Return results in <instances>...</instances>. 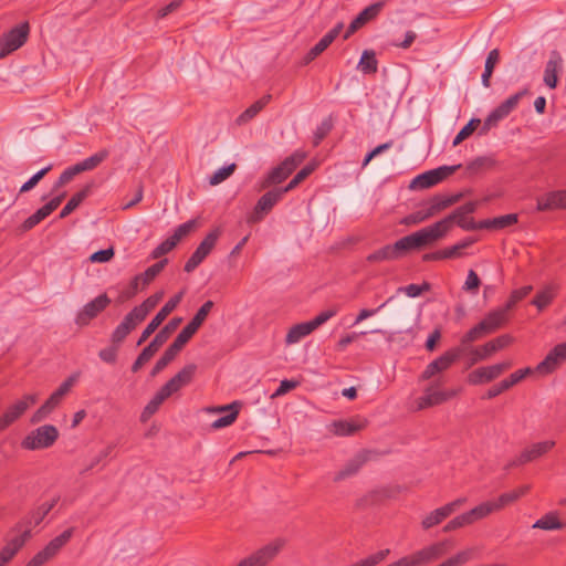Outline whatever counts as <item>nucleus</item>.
Segmentation results:
<instances>
[{
  "label": "nucleus",
  "instance_id": "obj_1",
  "mask_svg": "<svg viewBox=\"0 0 566 566\" xmlns=\"http://www.w3.org/2000/svg\"><path fill=\"white\" fill-rule=\"evenodd\" d=\"M441 239L439 227L432 223L409 235L402 237L396 241V248L399 250L400 256L411 250H420L433 244Z\"/></svg>",
  "mask_w": 566,
  "mask_h": 566
},
{
  "label": "nucleus",
  "instance_id": "obj_2",
  "mask_svg": "<svg viewBox=\"0 0 566 566\" xmlns=\"http://www.w3.org/2000/svg\"><path fill=\"white\" fill-rule=\"evenodd\" d=\"M181 322V317H174L156 334L153 340L142 350V353L134 361L132 366L133 373L138 371L144 364L153 358V356L168 340L171 333L180 325Z\"/></svg>",
  "mask_w": 566,
  "mask_h": 566
},
{
  "label": "nucleus",
  "instance_id": "obj_3",
  "mask_svg": "<svg viewBox=\"0 0 566 566\" xmlns=\"http://www.w3.org/2000/svg\"><path fill=\"white\" fill-rule=\"evenodd\" d=\"M447 541L436 542L396 560L398 566H424L447 553Z\"/></svg>",
  "mask_w": 566,
  "mask_h": 566
},
{
  "label": "nucleus",
  "instance_id": "obj_4",
  "mask_svg": "<svg viewBox=\"0 0 566 566\" xmlns=\"http://www.w3.org/2000/svg\"><path fill=\"white\" fill-rule=\"evenodd\" d=\"M286 539L276 537L241 559L235 566H268L285 547Z\"/></svg>",
  "mask_w": 566,
  "mask_h": 566
},
{
  "label": "nucleus",
  "instance_id": "obj_5",
  "mask_svg": "<svg viewBox=\"0 0 566 566\" xmlns=\"http://www.w3.org/2000/svg\"><path fill=\"white\" fill-rule=\"evenodd\" d=\"M59 438V431L53 424H44L32 430L22 441L25 450H42L54 444Z\"/></svg>",
  "mask_w": 566,
  "mask_h": 566
},
{
  "label": "nucleus",
  "instance_id": "obj_6",
  "mask_svg": "<svg viewBox=\"0 0 566 566\" xmlns=\"http://www.w3.org/2000/svg\"><path fill=\"white\" fill-rule=\"evenodd\" d=\"M304 155L294 153L286 157L279 166L274 167L268 176L263 179L261 188L265 189L272 185H277L284 181L303 161Z\"/></svg>",
  "mask_w": 566,
  "mask_h": 566
},
{
  "label": "nucleus",
  "instance_id": "obj_7",
  "mask_svg": "<svg viewBox=\"0 0 566 566\" xmlns=\"http://www.w3.org/2000/svg\"><path fill=\"white\" fill-rule=\"evenodd\" d=\"M461 168V165H453V166H441L436 169H431L428 171H424L417 177H415L410 185L409 189H427L430 187H433L448 178L450 175L455 172L458 169Z\"/></svg>",
  "mask_w": 566,
  "mask_h": 566
},
{
  "label": "nucleus",
  "instance_id": "obj_8",
  "mask_svg": "<svg viewBox=\"0 0 566 566\" xmlns=\"http://www.w3.org/2000/svg\"><path fill=\"white\" fill-rule=\"evenodd\" d=\"M29 31V24L23 22L0 36V57L3 59L21 48L28 40Z\"/></svg>",
  "mask_w": 566,
  "mask_h": 566
},
{
  "label": "nucleus",
  "instance_id": "obj_9",
  "mask_svg": "<svg viewBox=\"0 0 566 566\" xmlns=\"http://www.w3.org/2000/svg\"><path fill=\"white\" fill-rule=\"evenodd\" d=\"M440 382H432L423 390V395L417 399V409L422 410L441 405L459 394L458 389L441 390Z\"/></svg>",
  "mask_w": 566,
  "mask_h": 566
},
{
  "label": "nucleus",
  "instance_id": "obj_10",
  "mask_svg": "<svg viewBox=\"0 0 566 566\" xmlns=\"http://www.w3.org/2000/svg\"><path fill=\"white\" fill-rule=\"evenodd\" d=\"M528 94V90L524 88L514 95L506 98L499 106H496L485 118L483 124V132L489 130L491 127L495 126L500 120L507 117L513 109L518 105L522 97Z\"/></svg>",
  "mask_w": 566,
  "mask_h": 566
},
{
  "label": "nucleus",
  "instance_id": "obj_11",
  "mask_svg": "<svg viewBox=\"0 0 566 566\" xmlns=\"http://www.w3.org/2000/svg\"><path fill=\"white\" fill-rule=\"evenodd\" d=\"M36 401L38 395L30 394L24 395L21 399L10 405L0 417V432L15 422Z\"/></svg>",
  "mask_w": 566,
  "mask_h": 566
},
{
  "label": "nucleus",
  "instance_id": "obj_12",
  "mask_svg": "<svg viewBox=\"0 0 566 566\" xmlns=\"http://www.w3.org/2000/svg\"><path fill=\"white\" fill-rule=\"evenodd\" d=\"M434 223L437 227H439V233H441V239L444 238L447 233L451 230L453 223H455L465 231L482 230V227L479 226L480 221L475 222L473 218L469 217L468 214H463L457 210H454L452 213Z\"/></svg>",
  "mask_w": 566,
  "mask_h": 566
},
{
  "label": "nucleus",
  "instance_id": "obj_13",
  "mask_svg": "<svg viewBox=\"0 0 566 566\" xmlns=\"http://www.w3.org/2000/svg\"><path fill=\"white\" fill-rule=\"evenodd\" d=\"M462 354V349L460 347H455L447 350L441 356L432 360L427 365L426 369L422 371L420 378L422 380H428L432 378L434 375L446 371L449 369L453 363H455Z\"/></svg>",
  "mask_w": 566,
  "mask_h": 566
},
{
  "label": "nucleus",
  "instance_id": "obj_14",
  "mask_svg": "<svg viewBox=\"0 0 566 566\" xmlns=\"http://www.w3.org/2000/svg\"><path fill=\"white\" fill-rule=\"evenodd\" d=\"M512 342L513 337L505 334L485 343L483 346L473 348L471 350L470 365L488 359L494 353L507 347Z\"/></svg>",
  "mask_w": 566,
  "mask_h": 566
},
{
  "label": "nucleus",
  "instance_id": "obj_15",
  "mask_svg": "<svg viewBox=\"0 0 566 566\" xmlns=\"http://www.w3.org/2000/svg\"><path fill=\"white\" fill-rule=\"evenodd\" d=\"M184 296V292H179L172 296L155 315V317L148 323L143 331L137 345H142L147 338L159 327V325L166 319V317L178 306Z\"/></svg>",
  "mask_w": 566,
  "mask_h": 566
},
{
  "label": "nucleus",
  "instance_id": "obj_16",
  "mask_svg": "<svg viewBox=\"0 0 566 566\" xmlns=\"http://www.w3.org/2000/svg\"><path fill=\"white\" fill-rule=\"evenodd\" d=\"M220 235L219 230H213L209 232L206 238L198 245L196 251L191 254L188 261L185 264V271L190 273L192 272L212 251L214 248L218 238Z\"/></svg>",
  "mask_w": 566,
  "mask_h": 566
},
{
  "label": "nucleus",
  "instance_id": "obj_17",
  "mask_svg": "<svg viewBox=\"0 0 566 566\" xmlns=\"http://www.w3.org/2000/svg\"><path fill=\"white\" fill-rule=\"evenodd\" d=\"M512 367V361H503L491 366L480 367L471 371L468 376L470 385H481L490 382L500 377L505 370Z\"/></svg>",
  "mask_w": 566,
  "mask_h": 566
},
{
  "label": "nucleus",
  "instance_id": "obj_18",
  "mask_svg": "<svg viewBox=\"0 0 566 566\" xmlns=\"http://www.w3.org/2000/svg\"><path fill=\"white\" fill-rule=\"evenodd\" d=\"M111 304L109 297L104 293L88 302L77 313L75 323L80 326L88 325V323L102 313Z\"/></svg>",
  "mask_w": 566,
  "mask_h": 566
},
{
  "label": "nucleus",
  "instance_id": "obj_19",
  "mask_svg": "<svg viewBox=\"0 0 566 566\" xmlns=\"http://www.w3.org/2000/svg\"><path fill=\"white\" fill-rule=\"evenodd\" d=\"M74 528L70 527L65 530L63 533L51 539L46 546L38 552L33 557L41 564H45L51 558H53L60 549L71 539L73 536Z\"/></svg>",
  "mask_w": 566,
  "mask_h": 566
},
{
  "label": "nucleus",
  "instance_id": "obj_20",
  "mask_svg": "<svg viewBox=\"0 0 566 566\" xmlns=\"http://www.w3.org/2000/svg\"><path fill=\"white\" fill-rule=\"evenodd\" d=\"M566 360V342L557 344L545 358L536 366L541 375H548L556 370Z\"/></svg>",
  "mask_w": 566,
  "mask_h": 566
},
{
  "label": "nucleus",
  "instance_id": "obj_21",
  "mask_svg": "<svg viewBox=\"0 0 566 566\" xmlns=\"http://www.w3.org/2000/svg\"><path fill=\"white\" fill-rule=\"evenodd\" d=\"M554 446L555 441L553 440L533 443L528 448H525L520 455L512 461L511 465H523L527 462L534 461L552 450Z\"/></svg>",
  "mask_w": 566,
  "mask_h": 566
},
{
  "label": "nucleus",
  "instance_id": "obj_22",
  "mask_svg": "<svg viewBox=\"0 0 566 566\" xmlns=\"http://www.w3.org/2000/svg\"><path fill=\"white\" fill-rule=\"evenodd\" d=\"M369 451L363 450L355 454L350 460H348L342 469H339L333 480L334 482L344 481L355 474L363 468V465L369 460Z\"/></svg>",
  "mask_w": 566,
  "mask_h": 566
},
{
  "label": "nucleus",
  "instance_id": "obj_23",
  "mask_svg": "<svg viewBox=\"0 0 566 566\" xmlns=\"http://www.w3.org/2000/svg\"><path fill=\"white\" fill-rule=\"evenodd\" d=\"M367 421L363 418L356 417L349 420H336L328 426L329 432L338 437L353 436L363 430Z\"/></svg>",
  "mask_w": 566,
  "mask_h": 566
},
{
  "label": "nucleus",
  "instance_id": "obj_24",
  "mask_svg": "<svg viewBox=\"0 0 566 566\" xmlns=\"http://www.w3.org/2000/svg\"><path fill=\"white\" fill-rule=\"evenodd\" d=\"M143 321L144 319L134 310H132L125 315L122 323L112 333V343L119 345L127 337V335Z\"/></svg>",
  "mask_w": 566,
  "mask_h": 566
},
{
  "label": "nucleus",
  "instance_id": "obj_25",
  "mask_svg": "<svg viewBox=\"0 0 566 566\" xmlns=\"http://www.w3.org/2000/svg\"><path fill=\"white\" fill-rule=\"evenodd\" d=\"M563 67V57L556 50L552 51L546 62L543 81L549 88H555L558 82V73Z\"/></svg>",
  "mask_w": 566,
  "mask_h": 566
},
{
  "label": "nucleus",
  "instance_id": "obj_26",
  "mask_svg": "<svg viewBox=\"0 0 566 566\" xmlns=\"http://www.w3.org/2000/svg\"><path fill=\"white\" fill-rule=\"evenodd\" d=\"M510 312L504 306H500L489 312L480 322L486 334L494 333L509 322Z\"/></svg>",
  "mask_w": 566,
  "mask_h": 566
},
{
  "label": "nucleus",
  "instance_id": "obj_27",
  "mask_svg": "<svg viewBox=\"0 0 566 566\" xmlns=\"http://www.w3.org/2000/svg\"><path fill=\"white\" fill-rule=\"evenodd\" d=\"M537 211L566 209V190L547 192L537 198Z\"/></svg>",
  "mask_w": 566,
  "mask_h": 566
},
{
  "label": "nucleus",
  "instance_id": "obj_28",
  "mask_svg": "<svg viewBox=\"0 0 566 566\" xmlns=\"http://www.w3.org/2000/svg\"><path fill=\"white\" fill-rule=\"evenodd\" d=\"M239 408H240V403L237 401H234L230 405H226V406L207 408L206 410L208 412H228L226 416H222V417L218 418L217 420H214L211 423V428L217 430V429L226 428V427L232 424L235 421V419L238 418Z\"/></svg>",
  "mask_w": 566,
  "mask_h": 566
},
{
  "label": "nucleus",
  "instance_id": "obj_29",
  "mask_svg": "<svg viewBox=\"0 0 566 566\" xmlns=\"http://www.w3.org/2000/svg\"><path fill=\"white\" fill-rule=\"evenodd\" d=\"M382 4L381 3H373L365 8L359 14L350 22L348 25L344 39H348L352 34H354L358 29L364 27L368 21L373 20L380 12Z\"/></svg>",
  "mask_w": 566,
  "mask_h": 566
},
{
  "label": "nucleus",
  "instance_id": "obj_30",
  "mask_svg": "<svg viewBox=\"0 0 566 566\" xmlns=\"http://www.w3.org/2000/svg\"><path fill=\"white\" fill-rule=\"evenodd\" d=\"M285 193L286 192L283 188L269 190L258 200L254 207V213L260 216V218L268 214Z\"/></svg>",
  "mask_w": 566,
  "mask_h": 566
},
{
  "label": "nucleus",
  "instance_id": "obj_31",
  "mask_svg": "<svg viewBox=\"0 0 566 566\" xmlns=\"http://www.w3.org/2000/svg\"><path fill=\"white\" fill-rule=\"evenodd\" d=\"M197 370V366L195 364L186 365L181 370H179L171 379H169L164 386L171 394L177 392L180 388L191 382Z\"/></svg>",
  "mask_w": 566,
  "mask_h": 566
},
{
  "label": "nucleus",
  "instance_id": "obj_32",
  "mask_svg": "<svg viewBox=\"0 0 566 566\" xmlns=\"http://www.w3.org/2000/svg\"><path fill=\"white\" fill-rule=\"evenodd\" d=\"M171 395L172 394L168 389H166L165 386H163L150 399V401L145 406L140 415V421H148L151 418V416L157 412L161 403Z\"/></svg>",
  "mask_w": 566,
  "mask_h": 566
},
{
  "label": "nucleus",
  "instance_id": "obj_33",
  "mask_svg": "<svg viewBox=\"0 0 566 566\" xmlns=\"http://www.w3.org/2000/svg\"><path fill=\"white\" fill-rule=\"evenodd\" d=\"M517 221L518 216L516 213H509L492 219L481 220L479 226L482 227V230H503L516 224Z\"/></svg>",
  "mask_w": 566,
  "mask_h": 566
},
{
  "label": "nucleus",
  "instance_id": "obj_34",
  "mask_svg": "<svg viewBox=\"0 0 566 566\" xmlns=\"http://www.w3.org/2000/svg\"><path fill=\"white\" fill-rule=\"evenodd\" d=\"M56 201L57 200L49 201L43 207L38 209L33 214H31L23 221V223L21 224V229L23 231H29L33 229L36 224H39L42 220L49 217L56 209Z\"/></svg>",
  "mask_w": 566,
  "mask_h": 566
},
{
  "label": "nucleus",
  "instance_id": "obj_35",
  "mask_svg": "<svg viewBox=\"0 0 566 566\" xmlns=\"http://www.w3.org/2000/svg\"><path fill=\"white\" fill-rule=\"evenodd\" d=\"M499 505H496L494 499L489 500L485 502L480 503L475 507L467 511V514L469 516V521L471 522V525L476 523L478 521H481L489 515L499 512Z\"/></svg>",
  "mask_w": 566,
  "mask_h": 566
},
{
  "label": "nucleus",
  "instance_id": "obj_36",
  "mask_svg": "<svg viewBox=\"0 0 566 566\" xmlns=\"http://www.w3.org/2000/svg\"><path fill=\"white\" fill-rule=\"evenodd\" d=\"M31 537L30 527L25 528L20 535L14 536L2 547V552L12 559L15 554L24 546L27 541Z\"/></svg>",
  "mask_w": 566,
  "mask_h": 566
},
{
  "label": "nucleus",
  "instance_id": "obj_37",
  "mask_svg": "<svg viewBox=\"0 0 566 566\" xmlns=\"http://www.w3.org/2000/svg\"><path fill=\"white\" fill-rule=\"evenodd\" d=\"M272 96L270 94L264 95L256 102H254L250 107H248L242 114L239 115L237 118L238 125H244L249 123L251 119H253L262 109L265 107V105L271 101Z\"/></svg>",
  "mask_w": 566,
  "mask_h": 566
},
{
  "label": "nucleus",
  "instance_id": "obj_38",
  "mask_svg": "<svg viewBox=\"0 0 566 566\" xmlns=\"http://www.w3.org/2000/svg\"><path fill=\"white\" fill-rule=\"evenodd\" d=\"M563 527L564 524L560 522L558 513L554 511L546 513L532 525V528L543 531H557Z\"/></svg>",
  "mask_w": 566,
  "mask_h": 566
},
{
  "label": "nucleus",
  "instance_id": "obj_39",
  "mask_svg": "<svg viewBox=\"0 0 566 566\" xmlns=\"http://www.w3.org/2000/svg\"><path fill=\"white\" fill-rule=\"evenodd\" d=\"M400 258L399 250L396 248V242L394 244H387L379 250L370 253L367 256V261L371 263H378L384 261L396 260Z\"/></svg>",
  "mask_w": 566,
  "mask_h": 566
},
{
  "label": "nucleus",
  "instance_id": "obj_40",
  "mask_svg": "<svg viewBox=\"0 0 566 566\" xmlns=\"http://www.w3.org/2000/svg\"><path fill=\"white\" fill-rule=\"evenodd\" d=\"M557 294V286L549 284L543 290L538 291L532 301V304L536 306L538 311L546 308L555 298Z\"/></svg>",
  "mask_w": 566,
  "mask_h": 566
},
{
  "label": "nucleus",
  "instance_id": "obj_41",
  "mask_svg": "<svg viewBox=\"0 0 566 566\" xmlns=\"http://www.w3.org/2000/svg\"><path fill=\"white\" fill-rule=\"evenodd\" d=\"M91 192V186L87 185L82 190L74 193L71 199L67 201V203L63 207V209L60 212V218L63 219L67 217L70 213H72L83 201L87 198V196Z\"/></svg>",
  "mask_w": 566,
  "mask_h": 566
},
{
  "label": "nucleus",
  "instance_id": "obj_42",
  "mask_svg": "<svg viewBox=\"0 0 566 566\" xmlns=\"http://www.w3.org/2000/svg\"><path fill=\"white\" fill-rule=\"evenodd\" d=\"M313 332V327L308 322L296 324L290 328L286 334L285 343L292 345L298 343L302 338L310 335Z\"/></svg>",
  "mask_w": 566,
  "mask_h": 566
},
{
  "label": "nucleus",
  "instance_id": "obj_43",
  "mask_svg": "<svg viewBox=\"0 0 566 566\" xmlns=\"http://www.w3.org/2000/svg\"><path fill=\"white\" fill-rule=\"evenodd\" d=\"M109 156V151L107 149H101L94 155L85 158L84 160L76 164L80 172L90 171L98 167L107 157Z\"/></svg>",
  "mask_w": 566,
  "mask_h": 566
},
{
  "label": "nucleus",
  "instance_id": "obj_44",
  "mask_svg": "<svg viewBox=\"0 0 566 566\" xmlns=\"http://www.w3.org/2000/svg\"><path fill=\"white\" fill-rule=\"evenodd\" d=\"M530 490L528 485H522L516 490L505 492L501 494L497 499H494L496 505H499V510H503L507 505L517 501L521 496L525 495Z\"/></svg>",
  "mask_w": 566,
  "mask_h": 566
},
{
  "label": "nucleus",
  "instance_id": "obj_45",
  "mask_svg": "<svg viewBox=\"0 0 566 566\" xmlns=\"http://www.w3.org/2000/svg\"><path fill=\"white\" fill-rule=\"evenodd\" d=\"M61 400L53 394L49 399L33 413L31 418L32 423H38L44 420L59 405Z\"/></svg>",
  "mask_w": 566,
  "mask_h": 566
},
{
  "label": "nucleus",
  "instance_id": "obj_46",
  "mask_svg": "<svg viewBox=\"0 0 566 566\" xmlns=\"http://www.w3.org/2000/svg\"><path fill=\"white\" fill-rule=\"evenodd\" d=\"M462 195L457 193L452 196H441L437 195L433 196L429 202L430 207L436 211V213H440L444 209L451 207L452 205L457 203L461 199Z\"/></svg>",
  "mask_w": 566,
  "mask_h": 566
},
{
  "label": "nucleus",
  "instance_id": "obj_47",
  "mask_svg": "<svg viewBox=\"0 0 566 566\" xmlns=\"http://www.w3.org/2000/svg\"><path fill=\"white\" fill-rule=\"evenodd\" d=\"M449 516L450 514L448 513L447 509L443 505L427 514L421 521V526L423 530L432 528L433 526L439 525Z\"/></svg>",
  "mask_w": 566,
  "mask_h": 566
},
{
  "label": "nucleus",
  "instance_id": "obj_48",
  "mask_svg": "<svg viewBox=\"0 0 566 566\" xmlns=\"http://www.w3.org/2000/svg\"><path fill=\"white\" fill-rule=\"evenodd\" d=\"M500 53L497 49H493L489 52L485 65H484V72L482 73L481 81L484 87H490V78L493 74L494 67L496 63L499 62Z\"/></svg>",
  "mask_w": 566,
  "mask_h": 566
},
{
  "label": "nucleus",
  "instance_id": "obj_49",
  "mask_svg": "<svg viewBox=\"0 0 566 566\" xmlns=\"http://www.w3.org/2000/svg\"><path fill=\"white\" fill-rule=\"evenodd\" d=\"M475 549L465 548L441 563L442 566H464L474 558Z\"/></svg>",
  "mask_w": 566,
  "mask_h": 566
},
{
  "label": "nucleus",
  "instance_id": "obj_50",
  "mask_svg": "<svg viewBox=\"0 0 566 566\" xmlns=\"http://www.w3.org/2000/svg\"><path fill=\"white\" fill-rule=\"evenodd\" d=\"M358 67L364 74H375L378 70V61L375 52L365 50L359 60Z\"/></svg>",
  "mask_w": 566,
  "mask_h": 566
},
{
  "label": "nucleus",
  "instance_id": "obj_51",
  "mask_svg": "<svg viewBox=\"0 0 566 566\" xmlns=\"http://www.w3.org/2000/svg\"><path fill=\"white\" fill-rule=\"evenodd\" d=\"M180 352L170 344L169 347L163 354V356L157 360V363L153 367L151 376H156L161 370H164L168 366V364L171 363L176 358V356Z\"/></svg>",
  "mask_w": 566,
  "mask_h": 566
},
{
  "label": "nucleus",
  "instance_id": "obj_52",
  "mask_svg": "<svg viewBox=\"0 0 566 566\" xmlns=\"http://www.w3.org/2000/svg\"><path fill=\"white\" fill-rule=\"evenodd\" d=\"M164 293L159 292L156 293L148 298H146L140 305L135 306L133 310L143 318L145 319L148 313L156 307V305L159 303V301L163 298Z\"/></svg>",
  "mask_w": 566,
  "mask_h": 566
},
{
  "label": "nucleus",
  "instance_id": "obj_53",
  "mask_svg": "<svg viewBox=\"0 0 566 566\" xmlns=\"http://www.w3.org/2000/svg\"><path fill=\"white\" fill-rule=\"evenodd\" d=\"M198 328L188 323L181 332L177 335L175 340L171 343L174 347H176L179 352L185 347V345L191 339V337L197 333Z\"/></svg>",
  "mask_w": 566,
  "mask_h": 566
},
{
  "label": "nucleus",
  "instance_id": "obj_54",
  "mask_svg": "<svg viewBox=\"0 0 566 566\" xmlns=\"http://www.w3.org/2000/svg\"><path fill=\"white\" fill-rule=\"evenodd\" d=\"M55 501L42 503L35 511L31 513L30 521L27 523L28 526L32 524L39 525L49 512L54 507Z\"/></svg>",
  "mask_w": 566,
  "mask_h": 566
},
{
  "label": "nucleus",
  "instance_id": "obj_55",
  "mask_svg": "<svg viewBox=\"0 0 566 566\" xmlns=\"http://www.w3.org/2000/svg\"><path fill=\"white\" fill-rule=\"evenodd\" d=\"M533 290L532 285H526L521 289L512 291L507 302L503 305L506 311H511L520 301L525 298Z\"/></svg>",
  "mask_w": 566,
  "mask_h": 566
},
{
  "label": "nucleus",
  "instance_id": "obj_56",
  "mask_svg": "<svg viewBox=\"0 0 566 566\" xmlns=\"http://www.w3.org/2000/svg\"><path fill=\"white\" fill-rule=\"evenodd\" d=\"M481 120L479 118H472L469 120V123L461 128V130L458 133V135L453 139V146H458L463 140L469 138L473 132L476 129V127L480 125Z\"/></svg>",
  "mask_w": 566,
  "mask_h": 566
},
{
  "label": "nucleus",
  "instance_id": "obj_57",
  "mask_svg": "<svg viewBox=\"0 0 566 566\" xmlns=\"http://www.w3.org/2000/svg\"><path fill=\"white\" fill-rule=\"evenodd\" d=\"M333 41L326 34L307 52L305 55V62L308 63L313 61L316 56L322 54Z\"/></svg>",
  "mask_w": 566,
  "mask_h": 566
},
{
  "label": "nucleus",
  "instance_id": "obj_58",
  "mask_svg": "<svg viewBox=\"0 0 566 566\" xmlns=\"http://www.w3.org/2000/svg\"><path fill=\"white\" fill-rule=\"evenodd\" d=\"M237 165L234 163L219 168L209 179L211 186H216L228 179L235 170Z\"/></svg>",
  "mask_w": 566,
  "mask_h": 566
},
{
  "label": "nucleus",
  "instance_id": "obj_59",
  "mask_svg": "<svg viewBox=\"0 0 566 566\" xmlns=\"http://www.w3.org/2000/svg\"><path fill=\"white\" fill-rule=\"evenodd\" d=\"M213 305L214 304H213L212 301L205 302L201 305V307L197 311V313L195 314V316L191 318V321L189 323L192 326H195L196 328L199 329V327L202 325V323L208 317V315H209L210 311L212 310Z\"/></svg>",
  "mask_w": 566,
  "mask_h": 566
},
{
  "label": "nucleus",
  "instance_id": "obj_60",
  "mask_svg": "<svg viewBox=\"0 0 566 566\" xmlns=\"http://www.w3.org/2000/svg\"><path fill=\"white\" fill-rule=\"evenodd\" d=\"M494 164V160L491 157L481 156L475 158L474 160L470 161L467 165V170L476 174L481 170L489 169Z\"/></svg>",
  "mask_w": 566,
  "mask_h": 566
},
{
  "label": "nucleus",
  "instance_id": "obj_61",
  "mask_svg": "<svg viewBox=\"0 0 566 566\" xmlns=\"http://www.w3.org/2000/svg\"><path fill=\"white\" fill-rule=\"evenodd\" d=\"M167 263V259L158 261L157 263L150 265L144 273H142L143 277V286L148 285L165 268Z\"/></svg>",
  "mask_w": 566,
  "mask_h": 566
},
{
  "label": "nucleus",
  "instance_id": "obj_62",
  "mask_svg": "<svg viewBox=\"0 0 566 566\" xmlns=\"http://www.w3.org/2000/svg\"><path fill=\"white\" fill-rule=\"evenodd\" d=\"M469 525H471V522L469 521V516H468L467 512H464V513L453 517L452 520H450L443 526V532L449 533V532H452V531H455L458 528L465 527Z\"/></svg>",
  "mask_w": 566,
  "mask_h": 566
},
{
  "label": "nucleus",
  "instance_id": "obj_63",
  "mask_svg": "<svg viewBox=\"0 0 566 566\" xmlns=\"http://www.w3.org/2000/svg\"><path fill=\"white\" fill-rule=\"evenodd\" d=\"M338 312L337 307L327 308L319 314H317L313 319L308 321L310 325L313 327V331L318 328L321 325L326 323L328 319L334 317Z\"/></svg>",
  "mask_w": 566,
  "mask_h": 566
},
{
  "label": "nucleus",
  "instance_id": "obj_64",
  "mask_svg": "<svg viewBox=\"0 0 566 566\" xmlns=\"http://www.w3.org/2000/svg\"><path fill=\"white\" fill-rule=\"evenodd\" d=\"M430 283L423 282L422 284H409L407 286L400 287L399 292H403L409 297H417L423 292L430 291Z\"/></svg>",
  "mask_w": 566,
  "mask_h": 566
}]
</instances>
